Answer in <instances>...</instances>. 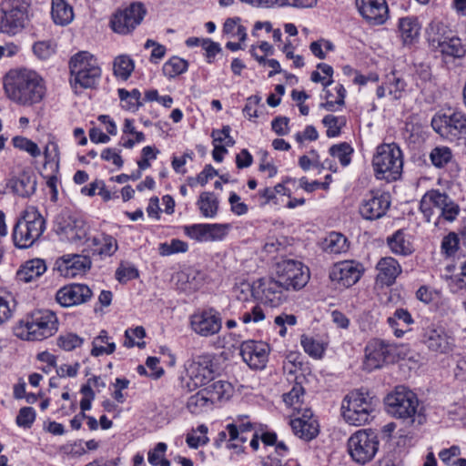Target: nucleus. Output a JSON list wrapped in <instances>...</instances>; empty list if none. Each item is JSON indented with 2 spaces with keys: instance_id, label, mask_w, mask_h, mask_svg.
Wrapping results in <instances>:
<instances>
[{
  "instance_id": "obj_1",
  "label": "nucleus",
  "mask_w": 466,
  "mask_h": 466,
  "mask_svg": "<svg viewBox=\"0 0 466 466\" xmlns=\"http://www.w3.org/2000/svg\"><path fill=\"white\" fill-rule=\"evenodd\" d=\"M3 85L6 97L23 106L40 103L46 95L43 78L35 71L26 68L9 70L4 76Z\"/></svg>"
},
{
  "instance_id": "obj_2",
  "label": "nucleus",
  "mask_w": 466,
  "mask_h": 466,
  "mask_svg": "<svg viewBox=\"0 0 466 466\" xmlns=\"http://www.w3.org/2000/svg\"><path fill=\"white\" fill-rule=\"evenodd\" d=\"M387 411L407 425L419 427L426 421L417 395L405 386H397L385 398Z\"/></svg>"
},
{
  "instance_id": "obj_3",
  "label": "nucleus",
  "mask_w": 466,
  "mask_h": 466,
  "mask_svg": "<svg viewBox=\"0 0 466 466\" xmlns=\"http://www.w3.org/2000/svg\"><path fill=\"white\" fill-rule=\"evenodd\" d=\"M57 330V318L48 309L28 314L15 328V335L25 340L40 341L53 336Z\"/></svg>"
},
{
  "instance_id": "obj_4",
  "label": "nucleus",
  "mask_w": 466,
  "mask_h": 466,
  "mask_svg": "<svg viewBox=\"0 0 466 466\" xmlns=\"http://www.w3.org/2000/svg\"><path fill=\"white\" fill-rule=\"evenodd\" d=\"M378 399L368 390H355L342 400L341 414L344 420L353 426H361L370 421L375 411Z\"/></svg>"
},
{
  "instance_id": "obj_5",
  "label": "nucleus",
  "mask_w": 466,
  "mask_h": 466,
  "mask_svg": "<svg viewBox=\"0 0 466 466\" xmlns=\"http://www.w3.org/2000/svg\"><path fill=\"white\" fill-rule=\"evenodd\" d=\"M375 177L388 182L398 180L402 174L403 157L396 143L380 144L372 157Z\"/></svg>"
},
{
  "instance_id": "obj_6",
  "label": "nucleus",
  "mask_w": 466,
  "mask_h": 466,
  "mask_svg": "<svg viewBox=\"0 0 466 466\" xmlns=\"http://www.w3.org/2000/svg\"><path fill=\"white\" fill-rule=\"evenodd\" d=\"M45 229L46 220L40 212L35 208H26L13 228L12 238L15 246L18 248L32 247L43 235Z\"/></svg>"
},
{
  "instance_id": "obj_7",
  "label": "nucleus",
  "mask_w": 466,
  "mask_h": 466,
  "mask_svg": "<svg viewBox=\"0 0 466 466\" xmlns=\"http://www.w3.org/2000/svg\"><path fill=\"white\" fill-rule=\"evenodd\" d=\"M70 84L73 87L95 88L102 71L93 55L86 51L75 54L69 60Z\"/></svg>"
},
{
  "instance_id": "obj_8",
  "label": "nucleus",
  "mask_w": 466,
  "mask_h": 466,
  "mask_svg": "<svg viewBox=\"0 0 466 466\" xmlns=\"http://www.w3.org/2000/svg\"><path fill=\"white\" fill-rule=\"evenodd\" d=\"M433 130L451 142L466 144V114L454 111L451 114H436L431 119Z\"/></svg>"
},
{
  "instance_id": "obj_9",
  "label": "nucleus",
  "mask_w": 466,
  "mask_h": 466,
  "mask_svg": "<svg viewBox=\"0 0 466 466\" xmlns=\"http://www.w3.org/2000/svg\"><path fill=\"white\" fill-rule=\"evenodd\" d=\"M349 454L354 461L365 464L370 461L379 451V438L371 429L359 430L348 440Z\"/></svg>"
},
{
  "instance_id": "obj_10",
  "label": "nucleus",
  "mask_w": 466,
  "mask_h": 466,
  "mask_svg": "<svg viewBox=\"0 0 466 466\" xmlns=\"http://www.w3.org/2000/svg\"><path fill=\"white\" fill-rule=\"evenodd\" d=\"M214 358L211 354L193 356L185 363V369L189 378L186 387L188 391L208 384L214 380Z\"/></svg>"
},
{
  "instance_id": "obj_11",
  "label": "nucleus",
  "mask_w": 466,
  "mask_h": 466,
  "mask_svg": "<svg viewBox=\"0 0 466 466\" xmlns=\"http://www.w3.org/2000/svg\"><path fill=\"white\" fill-rule=\"evenodd\" d=\"M29 4L25 0H3L0 4V29L29 26Z\"/></svg>"
},
{
  "instance_id": "obj_12",
  "label": "nucleus",
  "mask_w": 466,
  "mask_h": 466,
  "mask_svg": "<svg viewBox=\"0 0 466 466\" xmlns=\"http://www.w3.org/2000/svg\"><path fill=\"white\" fill-rule=\"evenodd\" d=\"M421 342L437 355L451 354L456 347V339L451 331L445 327L431 324L424 328Z\"/></svg>"
},
{
  "instance_id": "obj_13",
  "label": "nucleus",
  "mask_w": 466,
  "mask_h": 466,
  "mask_svg": "<svg viewBox=\"0 0 466 466\" xmlns=\"http://www.w3.org/2000/svg\"><path fill=\"white\" fill-rule=\"evenodd\" d=\"M276 279L286 289L298 290L302 289L309 279V268L299 261L283 260L277 264Z\"/></svg>"
},
{
  "instance_id": "obj_14",
  "label": "nucleus",
  "mask_w": 466,
  "mask_h": 466,
  "mask_svg": "<svg viewBox=\"0 0 466 466\" xmlns=\"http://www.w3.org/2000/svg\"><path fill=\"white\" fill-rule=\"evenodd\" d=\"M390 207V196L386 192L370 191L360 206L361 217L367 220L382 218Z\"/></svg>"
},
{
  "instance_id": "obj_15",
  "label": "nucleus",
  "mask_w": 466,
  "mask_h": 466,
  "mask_svg": "<svg viewBox=\"0 0 466 466\" xmlns=\"http://www.w3.org/2000/svg\"><path fill=\"white\" fill-rule=\"evenodd\" d=\"M392 345L381 339H372L365 348L364 369L371 371L381 368L386 362L392 361Z\"/></svg>"
},
{
  "instance_id": "obj_16",
  "label": "nucleus",
  "mask_w": 466,
  "mask_h": 466,
  "mask_svg": "<svg viewBox=\"0 0 466 466\" xmlns=\"http://www.w3.org/2000/svg\"><path fill=\"white\" fill-rule=\"evenodd\" d=\"M190 326L197 334L208 337L219 332L222 327V320L219 313L216 309L209 308L195 312L190 317Z\"/></svg>"
},
{
  "instance_id": "obj_17",
  "label": "nucleus",
  "mask_w": 466,
  "mask_h": 466,
  "mask_svg": "<svg viewBox=\"0 0 466 466\" xmlns=\"http://www.w3.org/2000/svg\"><path fill=\"white\" fill-rule=\"evenodd\" d=\"M364 268L360 262L344 260L334 264L329 271V279L342 287L349 288L356 284Z\"/></svg>"
},
{
  "instance_id": "obj_18",
  "label": "nucleus",
  "mask_w": 466,
  "mask_h": 466,
  "mask_svg": "<svg viewBox=\"0 0 466 466\" xmlns=\"http://www.w3.org/2000/svg\"><path fill=\"white\" fill-rule=\"evenodd\" d=\"M269 353V346L262 341L246 340L240 345L242 360L254 370H261L266 366Z\"/></svg>"
},
{
  "instance_id": "obj_19",
  "label": "nucleus",
  "mask_w": 466,
  "mask_h": 466,
  "mask_svg": "<svg viewBox=\"0 0 466 466\" xmlns=\"http://www.w3.org/2000/svg\"><path fill=\"white\" fill-rule=\"evenodd\" d=\"M146 8L141 3H134L123 11L116 13L110 20L111 29H134L143 20Z\"/></svg>"
},
{
  "instance_id": "obj_20",
  "label": "nucleus",
  "mask_w": 466,
  "mask_h": 466,
  "mask_svg": "<svg viewBox=\"0 0 466 466\" xmlns=\"http://www.w3.org/2000/svg\"><path fill=\"white\" fill-rule=\"evenodd\" d=\"M92 290L85 284H71L61 288L56 295L62 307H72L86 303L92 298Z\"/></svg>"
},
{
  "instance_id": "obj_21",
  "label": "nucleus",
  "mask_w": 466,
  "mask_h": 466,
  "mask_svg": "<svg viewBox=\"0 0 466 466\" xmlns=\"http://www.w3.org/2000/svg\"><path fill=\"white\" fill-rule=\"evenodd\" d=\"M356 4L362 17L370 25H382L388 19L386 0H356Z\"/></svg>"
},
{
  "instance_id": "obj_22",
  "label": "nucleus",
  "mask_w": 466,
  "mask_h": 466,
  "mask_svg": "<svg viewBox=\"0 0 466 466\" xmlns=\"http://www.w3.org/2000/svg\"><path fill=\"white\" fill-rule=\"evenodd\" d=\"M430 45L433 49L446 56L461 58L466 54V44L457 36L440 35L437 37H429Z\"/></svg>"
},
{
  "instance_id": "obj_23",
  "label": "nucleus",
  "mask_w": 466,
  "mask_h": 466,
  "mask_svg": "<svg viewBox=\"0 0 466 466\" xmlns=\"http://www.w3.org/2000/svg\"><path fill=\"white\" fill-rule=\"evenodd\" d=\"M376 268L378 270L377 282L388 287L395 283L396 279L402 271L398 260L391 257L381 258Z\"/></svg>"
},
{
  "instance_id": "obj_24",
  "label": "nucleus",
  "mask_w": 466,
  "mask_h": 466,
  "mask_svg": "<svg viewBox=\"0 0 466 466\" xmlns=\"http://www.w3.org/2000/svg\"><path fill=\"white\" fill-rule=\"evenodd\" d=\"M259 288L261 300L272 308L279 306L286 299L285 291L288 289L276 278L260 281Z\"/></svg>"
},
{
  "instance_id": "obj_25",
  "label": "nucleus",
  "mask_w": 466,
  "mask_h": 466,
  "mask_svg": "<svg viewBox=\"0 0 466 466\" xmlns=\"http://www.w3.org/2000/svg\"><path fill=\"white\" fill-rule=\"evenodd\" d=\"M310 410H305L301 418L291 420L290 425L296 436L306 441H311L319 433V424L312 419Z\"/></svg>"
},
{
  "instance_id": "obj_26",
  "label": "nucleus",
  "mask_w": 466,
  "mask_h": 466,
  "mask_svg": "<svg viewBox=\"0 0 466 466\" xmlns=\"http://www.w3.org/2000/svg\"><path fill=\"white\" fill-rule=\"evenodd\" d=\"M7 187L17 196L28 198L35 191L36 178L32 172L24 170L9 179Z\"/></svg>"
},
{
  "instance_id": "obj_27",
  "label": "nucleus",
  "mask_w": 466,
  "mask_h": 466,
  "mask_svg": "<svg viewBox=\"0 0 466 466\" xmlns=\"http://www.w3.org/2000/svg\"><path fill=\"white\" fill-rule=\"evenodd\" d=\"M46 270L45 260L33 258L25 261L16 272L19 281L29 283L41 277Z\"/></svg>"
},
{
  "instance_id": "obj_28",
  "label": "nucleus",
  "mask_w": 466,
  "mask_h": 466,
  "mask_svg": "<svg viewBox=\"0 0 466 466\" xmlns=\"http://www.w3.org/2000/svg\"><path fill=\"white\" fill-rule=\"evenodd\" d=\"M436 208L441 211L439 219L442 218L448 222L454 221L461 211L459 205L450 196L440 190L437 191Z\"/></svg>"
},
{
  "instance_id": "obj_29",
  "label": "nucleus",
  "mask_w": 466,
  "mask_h": 466,
  "mask_svg": "<svg viewBox=\"0 0 466 466\" xmlns=\"http://www.w3.org/2000/svg\"><path fill=\"white\" fill-rule=\"evenodd\" d=\"M387 244L390 250L400 256H409L413 252L412 244L407 238L404 229H399L391 236L388 237Z\"/></svg>"
},
{
  "instance_id": "obj_30",
  "label": "nucleus",
  "mask_w": 466,
  "mask_h": 466,
  "mask_svg": "<svg viewBox=\"0 0 466 466\" xmlns=\"http://www.w3.org/2000/svg\"><path fill=\"white\" fill-rule=\"evenodd\" d=\"M63 261L65 274L71 277L81 274L91 267V260L86 256L67 255L64 257Z\"/></svg>"
},
{
  "instance_id": "obj_31",
  "label": "nucleus",
  "mask_w": 466,
  "mask_h": 466,
  "mask_svg": "<svg viewBox=\"0 0 466 466\" xmlns=\"http://www.w3.org/2000/svg\"><path fill=\"white\" fill-rule=\"evenodd\" d=\"M52 18L56 25L65 26L74 18V12L65 0H52Z\"/></svg>"
},
{
  "instance_id": "obj_32",
  "label": "nucleus",
  "mask_w": 466,
  "mask_h": 466,
  "mask_svg": "<svg viewBox=\"0 0 466 466\" xmlns=\"http://www.w3.org/2000/svg\"><path fill=\"white\" fill-rule=\"evenodd\" d=\"M321 245L322 249L330 254H339L349 248L347 238L339 232H330Z\"/></svg>"
},
{
  "instance_id": "obj_33",
  "label": "nucleus",
  "mask_w": 466,
  "mask_h": 466,
  "mask_svg": "<svg viewBox=\"0 0 466 466\" xmlns=\"http://www.w3.org/2000/svg\"><path fill=\"white\" fill-rule=\"evenodd\" d=\"M388 323L394 329V334L400 338L408 330L400 326L408 328L413 323V319L407 309H398L391 317L388 318Z\"/></svg>"
},
{
  "instance_id": "obj_34",
  "label": "nucleus",
  "mask_w": 466,
  "mask_h": 466,
  "mask_svg": "<svg viewBox=\"0 0 466 466\" xmlns=\"http://www.w3.org/2000/svg\"><path fill=\"white\" fill-rule=\"evenodd\" d=\"M135 69L134 60L127 55L117 56L113 62L114 76L127 80Z\"/></svg>"
},
{
  "instance_id": "obj_35",
  "label": "nucleus",
  "mask_w": 466,
  "mask_h": 466,
  "mask_svg": "<svg viewBox=\"0 0 466 466\" xmlns=\"http://www.w3.org/2000/svg\"><path fill=\"white\" fill-rule=\"evenodd\" d=\"M197 204L206 218H214L218 213V200L212 192L201 193Z\"/></svg>"
},
{
  "instance_id": "obj_36",
  "label": "nucleus",
  "mask_w": 466,
  "mask_h": 466,
  "mask_svg": "<svg viewBox=\"0 0 466 466\" xmlns=\"http://www.w3.org/2000/svg\"><path fill=\"white\" fill-rule=\"evenodd\" d=\"M188 63L187 60L177 56H173L167 60L162 67L164 76L168 78H174L185 73L187 70Z\"/></svg>"
},
{
  "instance_id": "obj_37",
  "label": "nucleus",
  "mask_w": 466,
  "mask_h": 466,
  "mask_svg": "<svg viewBox=\"0 0 466 466\" xmlns=\"http://www.w3.org/2000/svg\"><path fill=\"white\" fill-rule=\"evenodd\" d=\"M305 390L300 383L296 382L292 389L283 394V401L296 410H300Z\"/></svg>"
},
{
  "instance_id": "obj_38",
  "label": "nucleus",
  "mask_w": 466,
  "mask_h": 466,
  "mask_svg": "<svg viewBox=\"0 0 466 466\" xmlns=\"http://www.w3.org/2000/svg\"><path fill=\"white\" fill-rule=\"evenodd\" d=\"M203 390L207 395L210 396V398L221 400L224 398L228 399L229 397L232 387L229 382L219 380L213 381L210 385Z\"/></svg>"
},
{
  "instance_id": "obj_39",
  "label": "nucleus",
  "mask_w": 466,
  "mask_h": 466,
  "mask_svg": "<svg viewBox=\"0 0 466 466\" xmlns=\"http://www.w3.org/2000/svg\"><path fill=\"white\" fill-rule=\"evenodd\" d=\"M322 124L327 127V137H336L340 135L342 127L346 125V118L344 116L327 115L323 117Z\"/></svg>"
},
{
  "instance_id": "obj_40",
  "label": "nucleus",
  "mask_w": 466,
  "mask_h": 466,
  "mask_svg": "<svg viewBox=\"0 0 466 466\" xmlns=\"http://www.w3.org/2000/svg\"><path fill=\"white\" fill-rule=\"evenodd\" d=\"M431 164L438 168L444 167L452 159V152L448 147H436L430 153Z\"/></svg>"
},
{
  "instance_id": "obj_41",
  "label": "nucleus",
  "mask_w": 466,
  "mask_h": 466,
  "mask_svg": "<svg viewBox=\"0 0 466 466\" xmlns=\"http://www.w3.org/2000/svg\"><path fill=\"white\" fill-rule=\"evenodd\" d=\"M188 249L187 242L178 238L171 239L170 243L163 242L158 246V253L160 256L166 257L177 253H185Z\"/></svg>"
},
{
  "instance_id": "obj_42",
  "label": "nucleus",
  "mask_w": 466,
  "mask_h": 466,
  "mask_svg": "<svg viewBox=\"0 0 466 466\" xmlns=\"http://www.w3.org/2000/svg\"><path fill=\"white\" fill-rule=\"evenodd\" d=\"M437 191L438 189L427 191L420 203V209L428 222L431 221L433 215V208H436Z\"/></svg>"
},
{
  "instance_id": "obj_43",
  "label": "nucleus",
  "mask_w": 466,
  "mask_h": 466,
  "mask_svg": "<svg viewBox=\"0 0 466 466\" xmlns=\"http://www.w3.org/2000/svg\"><path fill=\"white\" fill-rule=\"evenodd\" d=\"M352 153L353 148L346 142L333 145L329 147V154L334 157H338L343 167H346L350 163V156Z\"/></svg>"
},
{
  "instance_id": "obj_44",
  "label": "nucleus",
  "mask_w": 466,
  "mask_h": 466,
  "mask_svg": "<svg viewBox=\"0 0 466 466\" xmlns=\"http://www.w3.org/2000/svg\"><path fill=\"white\" fill-rule=\"evenodd\" d=\"M209 398L204 390L198 391L195 395L189 397L187 402V410L193 413L198 414L202 411L203 408L208 405Z\"/></svg>"
},
{
  "instance_id": "obj_45",
  "label": "nucleus",
  "mask_w": 466,
  "mask_h": 466,
  "mask_svg": "<svg viewBox=\"0 0 466 466\" xmlns=\"http://www.w3.org/2000/svg\"><path fill=\"white\" fill-rule=\"evenodd\" d=\"M12 142L15 148L25 151L34 157L41 155V150L38 146L34 141L25 137L16 136L13 137Z\"/></svg>"
},
{
  "instance_id": "obj_46",
  "label": "nucleus",
  "mask_w": 466,
  "mask_h": 466,
  "mask_svg": "<svg viewBox=\"0 0 466 466\" xmlns=\"http://www.w3.org/2000/svg\"><path fill=\"white\" fill-rule=\"evenodd\" d=\"M146 336L145 329L142 326H137L135 329H128L125 331V342L124 346L132 348L137 346L138 348H144L145 341L135 342L134 339H143Z\"/></svg>"
},
{
  "instance_id": "obj_47",
  "label": "nucleus",
  "mask_w": 466,
  "mask_h": 466,
  "mask_svg": "<svg viewBox=\"0 0 466 466\" xmlns=\"http://www.w3.org/2000/svg\"><path fill=\"white\" fill-rule=\"evenodd\" d=\"M300 343L305 352L313 358H320L323 354L324 349L320 343L316 341L313 338L302 335Z\"/></svg>"
},
{
  "instance_id": "obj_48",
  "label": "nucleus",
  "mask_w": 466,
  "mask_h": 466,
  "mask_svg": "<svg viewBox=\"0 0 466 466\" xmlns=\"http://www.w3.org/2000/svg\"><path fill=\"white\" fill-rule=\"evenodd\" d=\"M265 319V313L260 305H255L251 309L242 313L240 319L245 324L258 323Z\"/></svg>"
},
{
  "instance_id": "obj_49",
  "label": "nucleus",
  "mask_w": 466,
  "mask_h": 466,
  "mask_svg": "<svg viewBox=\"0 0 466 466\" xmlns=\"http://www.w3.org/2000/svg\"><path fill=\"white\" fill-rule=\"evenodd\" d=\"M56 46L51 41H39L33 46V51L40 59H46L55 53Z\"/></svg>"
},
{
  "instance_id": "obj_50",
  "label": "nucleus",
  "mask_w": 466,
  "mask_h": 466,
  "mask_svg": "<svg viewBox=\"0 0 466 466\" xmlns=\"http://www.w3.org/2000/svg\"><path fill=\"white\" fill-rule=\"evenodd\" d=\"M77 227V220H74L71 217L59 216L56 219V231L58 234L69 235Z\"/></svg>"
},
{
  "instance_id": "obj_51",
  "label": "nucleus",
  "mask_w": 466,
  "mask_h": 466,
  "mask_svg": "<svg viewBox=\"0 0 466 466\" xmlns=\"http://www.w3.org/2000/svg\"><path fill=\"white\" fill-rule=\"evenodd\" d=\"M228 224H207V241L221 240L228 232Z\"/></svg>"
},
{
  "instance_id": "obj_52",
  "label": "nucleus",
  "mask_w": 466,
  "mask_h": 466,
  "mask_svg": "<svg viewBox=\"0 0 466 466\" xmlns=\"http://www.w3.org/2000/svg\"><path fill=\"white\" fill-rule=\"evenodd\" d=\"M44 156L46 159L44 166L46 167L50 163H55V170L57 172L59 166V151L57 144L52 141L48 142L46 146Z\"/></svg>"
},
{
  "instance_id": "obj_53",
  "label": "nucleus",
  "mask_w": 466,
  "mask_h": 466,
  "mask_svg": "<svg viewBox=\"0 0 466 466\" xmlns=\"http://www.w3.org/2000/svg\"><path fill=\"white\" fill-rule=\"evenodd\" d=\"M185 234L198 241H207V224H193L184 227Z\"/></svg>"
},
{
  "instance_id": "obj_54",
  "label": "nucleus",
  "mask_w": 466,
  "mask_h": 466,
  "mask_svg": "<svg viewBox=\"0 0 466 466\" xmlns=\"http://www.w3.org/2000/svg\"><path fill=\"white\" fill-rule=\"evenodd\" d=\"M459 237L456 233L451 232L445 236L441 241L442 252L447 256H452L456 253L459 248Z\"/></svg>"
},
{
  "instance_id": "obj_55",
  "label": "nucleus",
  "mask_w": 466,
  "mask_h": 466,
  "mask_svg": "<svg viewBox=\"0 0 466 466\" xmlns=\"http://www.w3.org/2000/svg\"><path fill=\"white\" fill-rule=\"evenodd\" d=\"M35 419V412L32 407H24L20 409L16 416V423L18 426L28 429L32 426Z\"/></svg>"
},
{
  "instance_id": "obj_56",
  "label": "nucleus",
  "mask_w": 466,
  "mask_h": 466,
  "mask_svg": "<svg viewBox=\"0 0 466 466\" xmlns=\"http://www.w3.org/2000/svg\"><path fill=\"white\" fill-rule=\"evenodd\" d=\"M138 276V270L134 266L126 267L121 264L116 270V279L120 283H127L131 279H137Z\"/></svg>"
},
{
  "instance_id": "obj_57",
  "label": "nucleus",
  "mask_w": 466,
  "mask_h": 466,
  "mask_svg": "<svg viewBox=\"0 0 466 466\" xmlns=\"http://www.w3.org/2000/svg\"><path fill=\"white\" fill-rule=\"evenodd\" d=\"M83 339L74 333H68L60 336L58 339V345L65 350H73L83 343Z\"/></svg>"
},
{
  "instance_id": "obj_58",
  "label": "nucleus",
  "mask_w": 466,
  "mask_h": 466,
  "mask_svg": "<svg viewBox=\"0 0 466 466\" xmlns=\"http://www.w3.org/2000/svg\"><path fill=\"white\" fill-rule=\"evenodd\" d=\"M389 80V93L393 96L394 99H400L401 94L405 89V82L403 79L397 77L394 73L390 76H388Z\"/></svg>"
},
{
  "instance_id": "obj_59",
  "label": "nucleus",
  "mask_w": 466,
  "mask_h": 466,
  "mask_svg": "<svg viewBox=\"0 0 466 466\" xmlns=\"http://www.w3.org/2000/svg\"><path fill=\"white\" fill-rule=\"evenodd\" d=\"M117 249L116 240L109 235H104L102 238V247L97 249L101 256H112Z\"/></svg>"
},
{
  "instance_id": "obj_60",
  "label": "nucleus",
  "mask_w": 466,
  "mask_h": 466,
  "mask_svg": "<svg viewBox=\"0 0 466 466\" xmlns=\"http://www.w3.org/2000/svg\"><path fill=\"white\" fill-rule=\"evenodd\" d=\"M202 47L206 51V57L208 63H213L215 56L221 52L219 44L209 39H202Z\"/></svg>"
},
{
  "instance_id": "obj_61",
  "label": "nucleus",
  "mask_w": 466,
  "mask_h": 466,
  "mask_svg": "<svg viewBox=\"0 0 466 466\" xmlns=\"http://www.w3.org/2000/svg\"><path fill=\"white\" fill-rule=\"evenodd\" d=\"M289 122L287 116H277L271 122L272 130L279 136H285L289 131Z\"/></svg>"
},
{
  "instance_id": "obj_62",
  "label": "nucleus",
  "mask_w": 466,
  "mask_h": 466,
  "mask_svg": "<svg viewBox=\"0 0 466 466\" xmlns=\"http://www.w3.org/2000/svg\"><path fill=\"white\" fill-rule=\"evenodd\" d=\"M14 307L12 299L8 300L6 298L0 297V324L11 318Z\"/></svg>"
},
{
  "instance_id": "obj_63",
  "label": "nucleus",
  "mask_w": 466,
  "mask_h": 466,
  "mask_svg": "<svg viewBox=\"0 0 466 466\" xmlns=\"http://www.w3.org/2000/svg\"><path fill=\"white\" fill-rule=\"evenodd\" d=\"M101 158L105 161H111L117 167L123 166V159L120 156V151L115 148H106L101 153Z\"/></svg>"
},
{
  "instance_id": "obj_64",
  "label": "nucleus",
  "mask_w": 466,
  "mask_h": 466,
  "mask_svg": "<svg viewBox=\"0 0 466 466\" xmlns=\"http://www.w3.org/2000/svg\"><path fill=\"white\" fill-rule=\"evenodd\" d=\"M228 201L231 205V211L235 213L236 215H244L248 212V206L240 202V197L235 193L232 192L229 196Z\"/></svg>"
}]
</instances>
